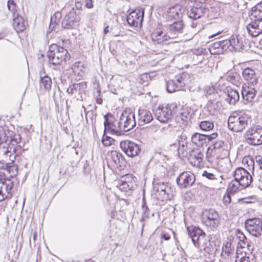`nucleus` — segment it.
Instances as JSON below:
<instances>
[{
    "label": "nucleus",
    "instance_id": "f257e3e1",
    "mask_svg": "<svg viewBox=\"0 0 262 262\" xmlns=\"http://www.w3.org/2000/svg\"><path fill=\"white\" fill-rule=\"evenodd\" d=\"M250 121V116L243 112H234L228 118V128L231 130L239 133L244 130Z\"/></svg>",
    "mask_w": 262,
    "mask_h": 262
},
{
    "label": "nucleus",
    "instance_id": "f03ea898",
    "mask_svg": "<svg viewBox=\"0 0 262 262\" xmlns=\"http://www.w3.org/2000/svg\"><path fill=\"white\" fill-rule=\"evenodd\" d=\"M47 55L50 63L54 66L61 64L63 61L70 58L68 51L56 44L50 46Z\"/></svg>",
    "mask_w": 262,
    "mask_h": 262
},
{
    "label": "nucleus",
    "instance_id": "7ed1b4c3",
    "mask_svg": "<svg viewBox=\"0 0 262 262\" xmlns=\"http://www.w3.org/2000/svg\"><path fill=\"white\" fill-rule=\"evenodd\" d=\"M21 147L20 145L12 147L8 143L0 144V163L7 164L13 162L15 156L21 154Z\"/></svg>",
    "mask_w": 262,
    "mask_h": 262
},
{
    "label": "nucleus",
    "instance_id": "20e7f679",
    "mask_svg": "<svg viewBox=\"0 0 262 262\" xmlns=\"http://www.w3.org/2000/svg\"><path fill=\"white\" fill-rule=\"evenodd\" d=\"M178 107L176 104L159 106L154 111L156 118L161 122H166L171 119L172 115L177 113Z\"/></svg>",
    "mask_w": 262,
    "mask_h": 262
},
{
    "label": "nucleus",
    "instance_id": "39448f33",
    "mask_svg": "<svg viewBox=\"0 0 262 262\" xmlns=\"http://www.w3.org/2000/svg\"><path fill=\"white\" fill-rule=\"evenodd\" d=\"M120 126L123 132H128L136 125L134 112L129 108H126L120 117Z\"/></svg>",
    "mask_w": 262,
    "mask_h": 262
},
{
    "label": "nucleus",
    "instance_id": "423d86ee",
    "mask_svg": "<svg viewBox=\"0 0 262 262\" xmlns=\"http://www.w3.org/2000/svg\"><path fill=\"white\" fill-rule=\"evenodd\" d=\"M248 144L257 146L262 144V127L258 126L249 128L244 135Z\"/></svg>",
    "mask_w": 262,
    "mask_h": 262
},
{
    "label": "nucleus",
    "instance_id": "0eeeda50",
    "mask_svg": "<svg viewBox=\"0 0 262 262\" xmlns=\"http://www.w3.org/2000/svg\"><path fill=\"white\" fill-rule=\"evenodd\" d=\"M207 11L206 4L198 1L192 2L187 8V15L189 17L196 19L203 16Z\"/></svg>",
    "mask_w": 262,
    "mask_h": 262
},
{
    "label": "nucleus",
    "instance_id": "6e6552de",
    "mask_svg": "<svg viewBox=\"0 0 262 262\" xmlns=\"http://www.w3.org/2000/svg\"><path fill=\"white\" fill-rule=\"evenodd\" d=\"M251 22L247 27V29L252 36L256 37L262 33V17L251 13Z\"/></svg>",
    "mask_w": 262,
    "mask_h": 262
},
{
    "label": "nucleus",
    "instance_id": "1a4fd4ad",
    "mask_svg": "<svg viewBox=\"0 0 262 262\" xmlns=\"http://www.w3.org/2000/svg\"><path fill=\"white\" fill-rule=\"evenodd\" d=\"M245 227L247 231L254 236H258L262 234V222L259 218L247 220Z\"/></svg>",
    "mask_w": 262,
    "mask_h": 262
},
{
    "label": "nucleus",
    "instance_id": "9d476101",
    "mask_svg": "<svg viewBox=\"0 0 262 262\" xmlns=\"http://www.w3.org/2000/svg\"><path fill=\"white\" fill-rule=\"evenodd\" d=\"M105 121L104 125V132H108L113 135L120 136L122 134L121 132H123L120 126V121L116 122L114 121V118L112 115H106L104 116Z\"/></svg>",
    "mask_w": 262,
    "mask_h": 262
},
{
    "label": "nucleus",
    "instance_id": "9b49d317",
    "mask_svg": "<svg viewBox=\"0 0 262 262\" xmlns=\"http://www.w3.org/2000/svg\"><path fill=\"white\" fill-rule=\"evenodd\" d=\"M14 184L10 179L0 178V202L12 197Z\"/></svg>",
    "mask_w": 262,
    "mask_h": 262
},
{
    "label": "nucleus",
    "instance_id": "f8f14e48",
    "mask_svg": "<svg viewBox=\"0 0 262 262\" xmlns=\"http://www.w3.org/2000/svg\"><path fill=\"white\" fill-rule=\"evenodd\" d=\"M233 176L246 188L248 187L252 182V176L247 170L243 167L236 168L234 171Z\"/></svg>",
    "mask_w": 262,
    "mask_h": 262
},
{
    "label": "nucleus",
    "instance_id": "ddd939ff",
    "mask_svg": "<svg viewBox=\"0 0 262 262\" xmlns=\"http://www.w3.org/2000/svg\"><path fill=\"white\" fill-rule=\"evenodd\" d=\"M187 231L194 246L200 248L201 242L205 238V232L200 228L194 226L187 227Z\"/></svg>",
    "mask_w": 262,
    "mask_h": 262
},
{
    "label": "nucleus",
    "instance_id": "4468645a",
    "mask_svg": "<svg viewBox=\"0 0 262 262\" xmlns=\"http://www.w3.org/2000/svg\"><path fill=\"white\" fill-rule=\"evenodd\" d=\"M144 17V11L142 9L132 11L127 16L126 20L130 26L141 27Z\"/></svg>",
    "mask_w": 262,
    "mask_h": 262
},
{
    "label": "nucleus",
    "instance_id": "2eb2a0df",
    "mask_svg": "<svg viewBox=\"0 0 262 262\" xmlns=\"http://www.w3.org/2000/svg\"><path fill=\"white\" fill-rule=\"evenodd\" d=\"M120 146L122 150L130 157L137 156L141 150L137 143L129 140L121 141Z\"/></svg>",
    "mask_w": 262,
    "mask_h": 262
},
{
    "label": "nucleus",
    "instance_id": "dca6fc26",
    "mask_svg": "<svg viewBox=\"0 0 262 262\" xmlns=\"http://www.w3.org/2000/svg\"><path fill=\"white\" fill-rule=\"evenodd\" d=\"M195 181V176L193 173L189 171L182 172L177 179V183L182 189L191 186Z\"/></svg>",
    "mask_w": 262,
    "mask_h": 262
},
{
    "label": "nucleus",
    "instance_id": "f3484780",
    "mask_svg": "<svg viewBox=\"0 0 262 262\" xmlns=\"http://www.w3.org/2000/svg\"><path fill=\"white\" fill-rule=\"evenodd\" d=\"M188 159L190 164L194 167L201 168L204 166V154L200 149H192L189 152Z\"/></svg>",
    "mask_w": 262,
    "mask_h": 262
},
{
    "label": "nucleus",
    "instance_id": "a211bd4d",
    "mask_svg": "<svg viewBox=\"0 0 262 262\" xmlns=\"http://www.w3.org/2000/svg\"><path fill=\"white\" fill-rule=\"evenodd\" d=\"M205 221V225L212 229L217 228L220 223V219L217 211L213 209H209L206 211Z\"/></svg>",
    "mask_w": 262,
    "mask_h": 262
},
{
    "label": "nucleus",
    "instance_id": "6ab92c4d",
    "mask_svg": "<svg viewBox=\"0 0 262 262\" xmlns=\"http://www.w3.org/2000/svg\"><path fill=\"white\" fill-rule=\"evenodd\" d=\"M79 21L77 16L76 11L72 9L64 17L61 22L62 28L66 29H72L74 28Z\"/></svg>",
    "mask_w": 262,
    "mask_h": 262
},
{
    "label": "nucleus",
    "instance_id": "aec40b11",
    "mask_svg": "<svg viewBox=\"0 0 262 262\" xmlns=\"http://www.w3.org/2000/svg\"><path fill=\"white\" fill-rule=\"evenodd\" d=\"M242 75L246 84L256 85L258 83L259 74L257 71L251 68H247L243 70Z\"/></svg>",
    "mask_w": 262,
    "mask_h": 262
},
{
    "label": "nucleus",
    "instance_id": "412c9836",
    "mask_svg": "<svg viewBox=\"0 0 262 262\" xmlns=\"http://www.w3.org/2000/svg\"><path fill=\"white\" fill-rule=\"evenodd\" d=\"M217 136V134L215 133L210 135H204L195 133L192 135L191 141L193 144L198 146H201L215 139Z\"/></svg>",
    "mask_w": 262,
    "mask_h": 262
},
{
    "label": "nucleus",
    "instance_id": "4be33fe9",
    "mask_svg": "<svg viewBox=\"0 0 262 262\" xmlns=\"http://www.w3.org/2000/svg\"><path fill=\"white\" fill-rule=\"evenodd\" d=\"M151 37L155 43H162L171 39L168 32H165L163 28H157L151 35Z\"/></svg>",
    "mask_w": 262,
    "mask_h": 262
},
{
    "label": "nucleus",
    "instance_id": "5701e85b",
    "mask_svg": "<svg viewBox=\"0 0 262 262\" xmlns=\"http://www.w3.org/2000/svg\"><path fill=\"white\" fill-rule=\"evenodd\" d=\"M153 120L151 112L145 108H140L138 111L137 122L139 126H143Z\"/></svg>",
    "mask_w": 262,
    "mask_h": 262
},
{
    "label": "nucleus",
    "instance_id": "b1692460",
    "mask_svg": "<svg viewBox=\"0 0 262 262\" xmlns=\"http://www.w3.org/2000/svg\"><path fill=\"white\" fill-rule=\"evenodd\" d=\"M255 86L246 83L243 85L242 95L245 100L248 102H251L253 100L257 93Z\"/></svg>",
    "mask_w": 262,
    "mask_h": 262
},
{
    "label": "nucleus",
    "instance_id": "393cba45",
    "mask_svg": "<svg viewBox=\"0 0 262 262\" xmlns=\"http://www.w3.org/2000/svg\"><path fill=\"white\" fill-rule=\"evenodd\" d=\"M180 107V105L178 106V109ZM176 114V120L180 124L186 125L191 116L189 108L188 107H182L179 112L178 113L177 112Z\"/></svg>",
    "mask_w": 262,
    "mask_h": 262
},
{
    "label": "nucleus",
    "instance_id": "a878e982",
    "mask_svg": "<svg viewBox=\"0 0 262 262\" xmlns=\"http://www.w3.org/2000/svg\"><path fill=\"white\" fill-rule=\"evenodd\" d=\"M184 24L182 21L173 23L169 26L168 33L171 39L177 37V35L182 33Z\"/></svg>",
    "mask_w": 262,
    "mask_h": 262
},
{
    "label": "nucleus",
    "instance_id": "bb28decb",
    "mask_svg": "<svg viewBox=\"0 0 262 262\" xmlns=\"http://www.w3.org/2000/svg\"><path fill=\"white\" fill-rule=\"evenodd\" d=\"M225 93L226 100L230 104H235L239 99V94L236 90L227 87Z\"/></svg>",
    "mask_w": 262,
    "mask_h": 262
},
{
    "label": "nucleus",
    "instance_id": "cd10ccee",
    "mask_svg": "<svg viewBox=\"0 0 262 262\" xmlns=\"http://www.w3.org/2000/svg\"><path fill=\"white\" fill-rule=\"evenodd\" d=\"M62 14L60 12H56L51 16L49 29L57 32L59 30Z\"/></svg>",
    "mask_w": 262,
    "mask_h": 262
},
{
    "label": "nucleus",
    "instance_id": "c85d7f7f",
    "mask_svg": "<svg viewBox=\"0 0 262 262\" xmlns=\"http://www.w3.org/2000/svg\"><path fill=\"white\" fill-rule=\"evenodd\" d=\"M181 8L176 5L169 8L167 12V17L169 19H177L182 16Z\"/></svg>",
    "mask_w": 262,
    "mask_h": 262
},
{
    "label": "nucleus",
    "instance_id": "c756f323",
    "mask_svg": "<svg viewBox=\"0 0 262 262\" xmlns=\"http://www.w3.org/2000/svg\"><path fill=\"white\" fill-rule=\"evenodd\" d=\"M188 78L189 75L187 73H182L177 75L173 80L175 81L177 85H178L180 90H183L188 82Z\"/></svg>",
    "mask_w": 262,
    "mask_h": 262
},
{
    "label": "nucleus",
    "instance_id": "7c9ffc66",
    "mask_svg": "<svg viewBox=\"0 0 262 262\" xmlns=\"http://www.w3.org/2000/svg\"><path fill=\"white\" fill-rule=\"evenodd\" d=\"M13 26L14 29L17 32H22L25 28V21L23 17L17 14L13 16Z\"/></svg>",
    "mask_w": 262,
    "mask_h": 262
},
{
    "label": "nucleus",
    "instance_id": "2f4dec72",
    "mask_svg": "<svg viewBox=\"0 0 262 262\" xmlns=\"http://www.w3.org/2000/svg\"><path fill=\"white\" fill-rule=\"evenodd\" d=\"M245 186L238 181H237L235 178L233 180L231 181L229 183L227 191L229 193L234 194L236 192L245 188Z\"/></svg>",
    "mask_w": 262,
    "mask_h": 262
},
{
    "label": "nucleus",
    "instance_id": "473e14b6",
    "mask_svg": "<svg viewBox=\"0 0 262 262\" xmlns=\"http://www.w3.org/2000/svg\"><path fill=\"white\" fill-rule=\"evenodd\" d=\"M111 156L113 161L117 166L122 167L125 165V159L120 152L116 150L112 151Z\"/></svg>",
    "mask_w": 262,
    "mask_h": 262
},
{
    "label": "nucleus",
    "instance_id": "72a5a7b5",
    "mask_svg": "<svg viewBox=\"0 0 262 262\" xmlns=\"http://www.w3.org/2000/svg\"><path fill=\"white\" fill-rule=\"evenodd\" d=\"M230 47L235 50H239L244 47L243 41L241 38L235 35H232L228 39Z\"/></svg>",
    "mask_w": 262,
    "mask_h": 262
},
{
    "label": "nucleus",
    "instance_id": "f704fd0d",
    "mask_svg": "<svg viewBox=\"0 0 262 262\" xmlns=\"http://www.w3.org/2000/svg\"><path fill=\"white\" fill-rule=\"evenodd\" d=\"M237 253L235 252L234 245H233L231 241H227L224 243L222 246V252L221 255L230 254Z\"/></svg>",
    "mask_w": 262,
    "mask_h": 262
},
{
    "label": "nucleus",
    "instance_id": "c9c22d12",
    "mask_svg": "<svg viewBox=\"0 0 262 262\" xmlns=\"http://www.w3.org/2000/svg\"><path fill=\"white\" fill-rule=\"evenodd\" d=\"M71 69L75 75L82 77L84 73V67L81 62H76L71 66Z\"/></svg>",
    "mask_w": 262,
    "mask_h": 262
},
{
    "label": "nucleus",
    "instance_id": "e433bc0d",
    "mask_svg": "<svg viewBox=\"0 0 262 262\" xmlns=\"http://www.w3.org/2000/svg\"><path fill=\"white\" fill-rule=\"evenodd\" d=\"M216 154L214 150L208 149L206 152V160L210 164L215 165L217 163V159L219 157V156L216 155Z\"/></svg>",
    "mask_w": 262,
    "mask_h": 262
},
{
    "label": "nucleus",
    "instance_id": "4c0bfd02",
    "mask_svg": "<svg viewBox=\"0 0 262 262\" xmlns=\"http://www.w3.org/2000/svg\"><path fill=\"white\" fill-rule=\"evenodd\" d=\"M242 162L244 165L249 171L253 172L254 170V160L250 156L245 157L243 158Z\"/></svg>",
    "mask_w": 262,
    "mask_h": 262
},
{
    "label": "nucleus",
    "instance_id": "58836bf2",
    "mask_svg": "<svg viewBox=\"0 0 262 262\" xmlns=\"http://www.w3.org/2000/svg\"><path fill=\"white\" fill-rule=\"evenodd\" d=\"M85 84L83 83H74L70 85L67 89V93L69 94L74 95L80 94L81 89Z\"/></svg>",
    "mask_w": 262,
    "mask_h": 262
},
{
    "label": "nucleus",
    "instance_id": "ea45409f",
    "mask_svg": "<svg viewBox=\"0 0 262 262\" xmlns=\"http://www.w3.org/2000/svg\"><path fill=\"white\" fill-rule=\"evenodd\" d=\"M209 51L211 54H223V50L221 49L219 41L213 42L209 46Z\"/></svg>",
    "mask_w": 262,
    "mask_h": 262
},
{
    "label": "nucleus",
    "instance_id": "a19ab883",
    "mask_svg": "<svg viewBox=\"0 0 262 262\" xmlns=\"http://www.w3.org/2000/svg\"><path fill=\"white\" fill-rule=\"evenodd\" d=\"M169 190V189H165L162 192H160L159 193H155V194H153L152 195L157 200L161 201L162 202H165L170 199V196L168 193V191Z\"/></svg>",
    "mask_w": 262,
    "mask_h": 262
},
{
    "label": "nucleus",
    "instance_id": "79ce46f5",
    "mask_svg": "<svg viewBox=\"0 0 262 262\" xmlns=\"http://www.w3.org/2000/svg\"><path fill=\"white\" fill-rule=\"evenodd\" d=\"M237 253L221 255V262H237Z\"/></svg>",
    "mask_w": 262,
    "mask_h": 262
},
{
    "label": "nucleus",
    "instance_id": "37998d69",
    "mask_svg": "<svg viewBox=\"0 0 262 262\" xmlns=\"http://www.w3.org/2000/svg\"><path fill=\"white\" fill-rule=\"evenodd\" d=\"M40 86H43L47 90H49L52 85V80L48 76L40 77Z\"/></svg>",
    "mask_w": 262,
    "mask_h": 262
},
{
    "label": "nucleus",
    "instance_id": "c03bdc74",
    "mask_svg": "<svg viewBox=\"0 0 262 262\" xmlns=\"http://www.w3.org/2000/svg\"><path fill=\"white\" fill-rule=\"evenodd\" d=\"M166 86L167 91L168 93H173L180 90L178 85H177L173 79L167 81L166 84Z\"/></svg>",
    "mask_w": 262,
    "mask_h": 262
},
{
    "label": "nucleus",
    "instance_id": "a18cd8bd",
    "mask_svg": "<svg viewBox=\"0 0 262 262\" xmlns=\"http://www.w3.org/2000/svg\"><path fill=\"white\" fill-rule=\"evenodd\" d=\"M200 128L204 131H210L214 127V124L211 121H203L200 123Z\"/></svg>",
    "mask_w": 262,
    "mask_h": 262
},
{
    "label": "nucleus",
    "instance_id": "49530a36",
    "mask_svg": "<svg viewBox=\"0 0 262 262\" xmlns=\"http://www.w3.org/2000/svg\"><path fill=\"white\" fill-rule=\"evenodd\" d=\"M165 189H169V188L164 183H159L155 184L154 185L152 194H155V193H159L160 192H162Z\"/></svg>",
    "mask_w": 262,
    "mask_h": 262
},
{
    "label": "nucleus",
    "instance_id": "de8ad7c7",
    "mask_svg": "<svg viewBox=\"0 0 262 262\" xmlns=\"http://www.w3.org/2000/svg\"><path fill=\"white\" fill-rule=\"evenodd\" d=\"M142 217L140 219L141 222H143L145 219L147 218L149 215V210L148 208V207L146 206L145 202V199L144 198H143L142 200Z\"/></svg>",
    "mask_w": 262,
    "mask_h": 262
},
{
    "label": "nucleus",
    "instance_id": "09e8293b",
    "mask_svg": "<svg viewBox=\"0 0 262 262\" xmlns=\"http://www.w3.org/2000/svg\"><path fill=\"white\" fill-rule=\"evenodd\" d=\"M213 148L211 150H214L216 153H217L220 151L221 150H222L223 152H224V155H226L228 154V151L227 150H225L223 148V146H224V143L222 141H219L215 142L213 144Z\"/></svg>",
    "mask_w": 262,
    "mask_h": 262
},
{
    "label": "nucleus",
    "instance_id": "8fccbe9b",
    "mask_svg": "<svg viewBox=\"0 0 262 262\" xmlns=\"http://www.w3.org/2000/svg\"><path fill=\"white\" fill-rule=\"evenodd\" d=\"M7 7L8 10L11 11L13 14V16L18 14L17 13L16 6L13 0H9L7 2Z\"/></svg>",
    "mask_w": 262,
    "mask_h": 262
},
{
    "label": "nucleus",
    "instance_id": "3c124183",
    "mask_svg": "<svg viewBox=\"0 0 262 262\" xmlns=\"http://www.w3.org/2000/svg\"><path fill=\"white\" fill-rule=\"evenodd\" d=\"M150 79V77L149 75L147 73H144L140 76L138 79V81L141 84L147 85Z\"/></svg>",
    "mask_w": 262,
    "mask_h": 262
},
{
    "label": "nucleus",
    "instance_id": "603ef678",
    "mask_svg": "<svg viewBox=\"0 0 262 262\" xmlns=\"http://www.w3.org/2000/svg\"><path fill=\"white\" fill-rule=\"evenodd\" d=\"M115 140L108 136L103 135L102 142L105 146H109L114 143Z\"/></svg>",
    "mask_w": 262,
    "mask_h": 262
},
{
    "label": "nucleus",
    "instance_id": "864d4df0",
    "mask_svg": "<svg viewBox=\"0 0 262 262\" xmlns=\"http://www.w3.org/2000/svg\"><path fill=\"white\" fill-rule=\"evenodd\" d=\"M21 136L19 134H14L13 136L11 137L10 142L11 145V146L13 147L15 145H17L20 142Z\"/></svg>",
    "mask_w": 262,
    "mask_h": 262
},
{
    "label": "nucleus",
    "instance_id": "5fc2aeb1",
    "mask_svg": "<svg viewBox=\"0 0 262 262\" xmlns=\"http://www.w3.org/2000/svg\"><path fill=\"white\" fill-rule=\"evenodd\" d=\"M251 13L262 17V3L258 4L252 9Z\"/></svg>",
    "mask_w": 262,
    "mask_h": 262
},
{
    "label": "nucleus",
    "instance_id": "6e6d98bb",
    "mask_svg": "<svg viewBox=\"0 0 262 262\" xmlns=\"http://www.w3.org/2000/svg\"><path fill=\"white\" fill-rule=\"evenodd\" d=\"M202 247L204 250L208 253L214 252L216 250V248L211 245L210 242L206 243L205 244L204 243Z\"/></svg>",
    "mask_w": 262,
    "mask_h": 262
},
{
    "label": "nucleus",
    "instance_id": "4d7b16f0",
    "mask_svg": "<svg viewBox=\"0 0 262 262\" xmlns=\"http://www.w3.org/2000/svg\"><path fill=\"white\" fill-rule=\"evenodd\" d=\"M221 48L223 50V54L230 47V42L228 39H225L219 41Z\"/></svg>",
    "mask_w": 262,
    "mask_h": 262
},
{
    "label": "nucleus",
    "instance_id": "13d9d810",
    "mask_svg": "<svg viewBox=\"0 0 262 262\" xmlns=\"http://www.w3.org/2000/svg\"><path fill=\"white\" fill-rule=\"evenodd\" d=\"M239 262H255L254 255L252 253L248 254V256L242 257Z\"/></svg>",
    "mask_w": 262,
    "mask_h": 262
},
{
    "label": "nucleus",
    "instance_id": "bf43d9fd",
    "mask_svg": "<svg viewBox=\"0 0 262 262\" xmlns=\"http://www.w3.org/2000/svg\"><path fill=\"white\" fill-rule=\"evenodd\" d=\"M7 137L4 129L0 127V144L2 143H7Z\"/></svg>",
    "mask_w": 262,
    "mask_h": 262
},
{
    "label": "nucleus",
    "instance_id": "052dcab7",
    "mask_svg": "<svg viewBox=\"0 0 262 262\" xmlns=\"http://www.w3.org/2000/svg\"><path fill=\"white\" fill-rule=\"evenodd\" d=\"M215 89L212 85H208L205 87L204 93L205 95H211L214 93Z\"/></svg>",
    "mask_w": 262,
    "mask_h": 262
},
{
    "label": "nucleus",
    "instance_id": "680f3d73",
    "mask_svg": "<svg viewBox=\"0 0 262 262\" xmlns=\"http://www.w3.org/2000/svg\"><path fill=\"white\" fill-rule=\"evenodd\" d=\"M202 176L210 180L216 179L215 176L213 173L207 172V171H204L203 172Z\"/></svg>",
    "mask_w": 262,
    "mask_h": 262
},
{
    "label": "nucleus",
    "instance_id": "e2e57ef3",
    "mask_svg": "<svg viewBox=\"0 0 262 262\" xmlns=\"http://www.w3.org/2000/svg\"><path fill=\"white\" fill-rule=\"evenodd\" d=\"M255 161L258 168L262 170V157L261 156H257L255 157Z\"/></svg>",
    "mask_w": 262,
    "mask_h": 262
},
{
    "label": "nucleus",
    "instance_id": "0e129e2a",
    "mask_svg": "<svg viewBox=\"0 0 262 262\" xmlns=\"http://www.w3.org/2000/svg\"><path fill=\"white\" fill-rule=\"evenodd\" d=\"M237 236H238V238L239 241V242H243V241H245L248 239L246 238V237L245 236V235L241 232L239 231L238 232Z\"/></svg>",
    "mask_w": 262,
    "mask_h": 262
},
{
    "label": "nucleus",
    "instance_id": "69168bd1",
    "mask_svg": "<svg viewBox=\"0 0 262 262\" xmlns=\"http://www.w3.org/2000/svg\"><path fill=\"white\" fill-rule=\"evenodd\" d=\"M249 242L248 240L247 239L245 241L239 242L238 245H239L242 248H245L247 246H248Z\"/></svg>",
    "mask_w": 262,
    "mask_h": 262
},
{
    "label": "nucleus",
    "instance_id": "338daca9",
    "mask_svg": "<svg viewBox=\"0 0 262 262\" xmlns=\"http://www.w3.org/2000/svg\"><path fill=\"white\" fill-rule=\"evenodd\" d=\"M121 185H120V187L121 186H122V187L121 188H123V189L128 188V189H130V188H129V185L126 181H124L123 180H121Z\"/></svg>",
    "mask_w": 262,
    "mask_h": 262
},
{
    "label": "nucleus",
    "instance_id": "774afa93",
    "mask_svg": "<svg viewBox=\"0 0 262 262\" xmlns=\"http://www.w3.org/2000/svg\"><path fill=\"white\" fill-rule=\"evenodd\" d=\"M85 6L88 8H92L93 7L92 0H85Z\"/></svg>",
    "mask_w": 262,
    "mask_h": 262
}]
</instances>
